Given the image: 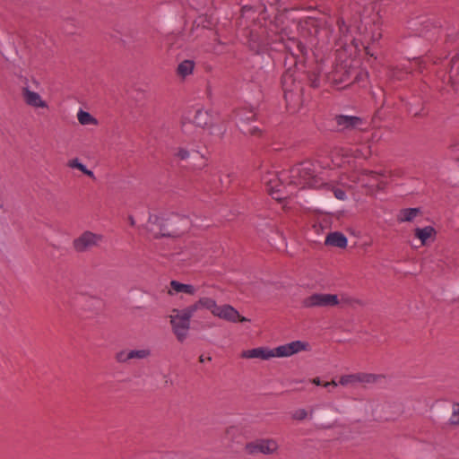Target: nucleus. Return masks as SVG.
<instances>
[{"mask_svg": "<svg viewBox=\"0 0 459 459\" xmlns=\"http://www.w3.org/2000/svg\"><path fill=\"white\" fill-rule=\"evenodd\" d=\"M102 235L86 230L74 239L73 247L79 253L87 252L98 247L102 242Z\"/></svg>", "mask_w": 459, "mask_h": 459, "instance_id": "nucleus-7", "label": "nucleus"}, {"mask_svg": "<svg viewBox=\"0 0 459 459\" xmlns=\"http://www.w3.org/2000/svg\"><path fill=\"white\" fill-rule=\"evenodd\" d=\"M210 116L207 111L202 108H195L193 114H189L182 121V131L184 134H188L189 128L192 125L203 128L209 124Z\"/></svg>", "mask_w": 459, "mask_h": 459, "instance_id": "nucleus-8", "label": "nucleus"}, {"mask_svg": "<svg viewBox=\"0 0 459 459\" xmlns=\"http://www.w3.org/2000/svg\"><path fill=\"white\" fill-rule=\"evenodd\" d=\"M381 37L380 33H377V35L374 34L373 40H377Z\"/></svg>", "mask_w": 459, "mask_h": 459, "instance_id": "nucleus-38", "label": "nucleus"}, {"mask_svg": "<svg viewBox=\"0 0 459 459\" xmlns=\"http://www.w3.org/2000/svg\"><path fill=\"white\" fill-rule=\"evenodd\" d=\"M374 405H375L374 402H372V401L367 402V406L368 407L367 409V413L371 414L372 416H375L383 420H392L394 419V417H393V416H385V415L382 416V415L378 414L377 411L374 409Z\"/></svg>", "mask_w": 459, "mask_h": 459, "instance_id": "nucleus-29", "label": "nucleus"}, {"mask_svg": "<svg viewBox=\"0 0 459 459\" xmlns=\"http://www.w3.org/2000/svg\"><path fill=\"white\" fill-rule=\"evenodd\" d=\"M338 154L343 157L354 156L356 158H367L369 155V151L366 150L365 152L356 149H342L338 151Z\"/></svg>", "mask_w": 459, "mask_h": 459, "instance_id": "nucleus-27", "label": "nucleus"}, {"mask_svg": "<svg viewBox=\"0 0 459 459\" xmlns=\"http://www.w3.org/2000/svg\"><path fill=\"white\" fill-rule=\"evenodd\" d=\"M415 237L418 238L422 245H425L428 240L434 238L436 234V230L431 226H427L424 228H417L415 229Z\"/></svg>", "mask_w": 459, "mask_h": 459, "instance_id": "nucleus-20", "label": "nucleus"}, {"mask_svg": "<svg viewBox=\"0 0 459 459\" xmlns=\"http://www.w3.org/2000/svg\"><path fill=\"white\" fill-rule=\"evenodd\" d=\"M129 223H130V225L134 226L135 221L133 217H129Z\"/></svg>", "mask_w": 459, "mask_h": 459, "instance_id": "nucleus-37", "label": "nucleus"}, {"mask_svg": "<svg viewBox=\"0 0 459 459\" xmlns=\"http://www.w3.org/2000/svg\"><path fill=\"white\" fill-rule=\"evenodd\" d=\"M205 359H205V358H204L203 356H201V357H200V361H201V362H204Z\"/></svg>", "mask_w": 459, "mask_h": 459, "instance_id": "nucleus-42", "label": "nucleus"}, {"mask_svg": "<svg viewBox=\"0 0 459 459\" xmlns=\"http://www.w3.org/2000/svg\"><path fill=\"white\" fill-rule=\"evenodd\" d=\"M130 351H121L117 353L116 359L120 363H125L131 359L129 357Z\"/></svg>", "mask_w": 459, "mask_h": 459, "instance_id": "nucleus-32", "label": "nucleus"}, {"mask_svg": "<svg viewBox=\"0 0 459 459\" xmlns=\"http://www.w3.org/2000/svg\"><path fill=\"white\" fill-rule=\"evenodd\" d=\"M376 380V377L371 374H350L343 375L339 379V384L346 387H355L358 384L372 383Z\"/></svg>", "mask_w": 459, "mask_h": 459, "instance_id": "nucleus-12", "label": "nucleus"}, {"mask_svg": "<svg viewBox=\"0 0 459 459\" xmlns=\"http://www.w3.org/2000/svg\"><path fill=\"white\" fill-rule=\"evenodd\" d=\"M310 349L311 346L307 342L298 340L280 345L273 349L258 347L251 350H246L241 352L240 356L243 359H260L268 360L272 358H289L302 351H308Z\"/></svg>", "mask_w": 459, "mask_h": 459, "instance_id": "nucleus-3", "label": "nucleus"}, {"mask_svg": "<svg viewBox=\"0 0 459 459\" xmlns=\"http://www.w3.org/2000/svg\"><path fill=\"white\" fill-rule=\"evenodd\" d=\"M335 127L337 131H346L359 128L362 124V120L354 116L339 115L334 118Z\"/></svg>", "mask_w": 459, "mask_h": 459, "instance_id": "nucleus-13", "label": "nucleus"}, {"mask_svg": "<svg viewBox=\"0 0 459 459\" xmlns=\"http://www.w3.org/2000/svg\"><path fill=\"white\" fill-rule=\"evenodd\" d=\"M203 310L209 311L213 316L230 323H244L248 319L241 316L238 311L230 304H218L217 301L207 296L200 297Z\"/></svg>", "mask_w": 459, "mask_h": 459, "instance_id": "nucleus-4", "label": "nucleus"}, {"mask_svg": "<svg viewBox=\"0 0 459 459\" xmlns=\"http://www.w3.org/2000/svg\"><path fill=\"white\" fill-rule=\"evenodd\" d=\"M420 214L419 208H406L400 211L397 220L401 222L411 221Z\"/></svg>", "mask_w": 459, "mask_h": 459, "instance_id": "nucleus-25", "label": "nucleus"}, {"mask_svg": "<svg viewBox=\"0 0 459 459\" xmlns=\"http://www.w3.org/2000/svg\"><path fill=\"white\" fill-rule=\"evenodd\" d=\"M365 50H366V53H367L368 55L373 56V54H371V53L369 52V48H368V47H365Z\"/></svg>", "mask_w": 459, "mask_h": 459, "instance_id": "nucleus-40", "label": "nucleus"}, {"mask_svg": "<svg viewBox=\"0 0 459 459\" xmlns=\"http://www.w3.org/2000/svg\"><path fill=\"white\" fill-rule=\"evenodd\" d=\"M298 48H299L300 52L303 51V46L301 44H298Z\"/></svg>", "mask_w": 459, "mask_h": 459, "instance_id": "nucleus-41", "label": "nucleus"}, {"mask_svg": "<svg viewBox=\"0 0 459 459\" xmlns=\"http://www.w3.org/2000/svg\"><path fill=\"white\" fill-rule=\"evenodd\" d=\"M307 417V412L305 409H299L292 414L294 420H302Z\"/></svg>", "mask_w": 459, "mask_h": 459, "instance_id": "nucleus-34", "label": "nucleus"}, {"mask_svg": "<svg viewBox=\"0 0 459 459\" xmlns=\"http://www.w3.org/2000/svg\"><path fill=\"white\" fill-rule=\"evenodd\" d=\"M181 309H173L169 315V322L174 334L179 342H183L190 327V317Z\"/></svg>", "mask_w": 459, "mask_h": 459, "instance_id": "nucleus-6", "label": "nucleus"}, {"mask_svg": "<svg viewBox=\"0 0 459 459\" xmlns=\"http://www.w3.org/2000/svg\"><path fill=\"white\" fill-rule=\"evenodd\" d=\"M246 448L249 454L262 453L268 455L275 452L278 448V445L276 441L273 439H261L247 444Z\"/></svg>", "mask_w": 459, "mask_h": 459, "instance_id": "nucleus-10", "label": "nucleus"}, {"mask_svg": "<svg viewBox=\"0 0 459 459\" xmlns=\"http://www.w3.org/2000/svg\"><path fill=\"white\" fill-rule=\"evenodd\" d=\"M175 155L180 160H200L198 164H195V166L201 168L205 165L204 156L200 153L198 151H195L194 149H187L184 147H179Z\"/></svg>", "mask_w": 459, "mask_h": 459, "instance_id": "nucleus-15", "label": "nucleus"}, {"mask_svg": "<svg viewBox=\"0 0 459 459\" xmlns=\"http://www.w3.org/2000/svg\"><path fill=\"white\" fill-rule=\"evenodd\" d=\"M325 245L343 248L347 246V238L340 232H332L325 238Z\"/></svg>", "mask_w": 459, "mask_h": 459, "instance_id": "nucleus-18", "label": "nucleus"}, {"mask_svg": "<svg viewBox=\"0 0 459 459\" xmlns=\"http://www.w3.org/2000/svg\"><path fill=\"white\" fill-rule=\"evenodd\" d=\"M77 120L81 126H98L99 121L91 114L82 109H79L76 114Z\"/></svg>", "mask_w": 459, "mask_h": 459, "instance_id": "nucleus-23", "label": "nucleus"}, {"mask_svg": "<svg viewBox=\"0 0 459 459\" xmlns=\"http://www.w3.org/2000/svg\"><path fill=\"white\" fill-rule=\"evenodd\" d=\"M450 423L452 425H459V403L453 405V411L450 417Z\"/></svg>", "mask_w": 459, "mask_h": 459, "instance_id": "nucleus-31", "label": "nucleus"}, {"mask_svg": "<svg viewBox=\"0 0 459 459\" xmlns=\"http://www.w3.org/2000/svg\"><path fill=\"white\" fill-rule=\"evenodd\" d=\"M338 383L335 380H332L330 382L324 383L323 386L328 387V386H337Z\"/></svg>", "mask_w": 459, "mask_h": 459, "instance_id": "nucleus-35", "label": "nucleus"}, {"mask_svg": "<svg viewBox=\"0 0 459 459\" xmlns=\"http://www.w3.org/2000/svg\"><path fill=\"white\" fill-rule=\"evenodd\" d=\"M238 125L239 126L240 131L245 134L256 135L260 133V130L256 126L245 128L244 126H241L240 124Z\"/></svg>", "mask_w": 459, "mask_h": 459, "instance_id": "nucleus-33", "label": "nucleus"}, {"mask_svg": "<svg viewBox=\"0 0 459 459\" xmlns=\"http://www.w3.org/2000/svg\"><path fill=\"white\" fill-rule=\"evenodd\" d=\"M212 359L211 357L206 358V360L210 361Z\"/></svg>", "mask_w": 459, "mask_h": 459, "instance_id": "nucleus-43", "label": "nucleus"}, {"mask_svg": "<svg viewBox=\"0 0 459 459\" xmlns=\"http://www.w3.org/2000/svg\"><path fill=\"white\" fill-rule=\"evenodd\" d=\"M30 108H34L37 115L45 117L48 113L50 107L48 102L42 96L30 91Z\"/></svg>", "mask_w": 459, "mask_h": 459, "instance_id": "nucleus-14", "label": "nucleus"}, {"mask_svg": "<svg viewBox=\"0 0 459 459\" xmlns=\"http://www.w3.org/2000/svg\"><path fill=\"white\" fill-rule=\"evenodd\" d=\"M336 184H340L343 186H347L350 187L347 182V178L345 177H341L338 182L333 179H331L329 182H325L324 180V184L322 186H325L328 189L332 190L333 192L334 196L337 199L344 200L346 197L345 192L342 189L336 187Z\"/></svg>", "mask_w": 459, "mask_h": 459, "instance_id": "nucleus-17", "label": "nucleus"}, {"mask_svg": "<svg viewBox=\"0 0 459 459\" xmlns=\"http://www.w3.org/2000/svg\"><path fill=\"white\" fill-rule=\"evenodd\" d=\"M342 302H347V299L343 296L341 298L336 294L329 293H314L305 298L301 304L303 307H332L340 305Z\"/></svg>", "mask_w": 459, "mask_h": 459, "instance_id": "nucleus-5", "label": "nucleus"}, {"mask_svg": "<svg viewBox=\"0 0 459 459\" xmlns=\"http://www.w3.org/2000/svg\"><path fill=\"white\" fill-rule=\"evenodd\" d=\"M183 310L186 313V315H187L190 318L193 317L197 312L203 310L201 299L199 298L195 302L183 308Z\"/></svg>", "mask_w": 459, "mask_h": 459, "instance_id": "nucleus-28", "label": "nucleus"}, {"mask_svg": "<svg viewBox=\"0 0 459 459\" xmlns=\"http://www.w3.org/2000/svg\"><path fill=\"white\" fill-rule=\"evenodd\" d=\"M261 181L268 194L281 201L292 195L296 189L321 187L324 178L316 174L314 163L304 161L280 174L268 167H263Z\"/></svg>", "mask_w": 459, "mask_h": 459, "instance_id": "nucleus-1", "label": "nucleus"}, {"mask_svg": "<svg viewBox=\"0 0 459 459\" xmlns=\"http://www.w3.org/2000/svg\"><path fill=\"white\" fill-rule=\"evenodd\" d=\"M449 82L452 84H456L459 82V52L451 59Z\"/></svg>", "mask_w": 459, "mask_h": 459, "instance_id": "nucleus-22", "label": "nucleus"}, {"mask_svg": "<svg viewBox=\"0 0 459 459\" xmlns=\"http://www.w3.org/2000/svg\"><path fill=\"white\" fill-rule=\"evenodd\" d=\"M380 177L381 175L375 171L360 170L352 172L350 180L359 182L364 186H374L378 183Z\"/></svg>", "mask_w": 459, "mask_h": 459, "instance_id": "nucleus-11", "label": "nucleus"}, {"mask_svg": "<svg viewBox=\"0 0 459 459\" xmlns=\"http://www.w3.org/2000/svg\"><path fill=\"white\" fill-rule=\"evenodd\" d=\"M312 383L316 385H323L324 384H322V382L320 381V379L318 377H315L313 380H312Z\"/></svg>", "mask_w": 459, "mask_h": 459, "instance_id": "nucleus-36", "label": "nucleus"}, {"mask_svg": "<svg viewBox=\"0 0 459 459\" xmlns=\"http://www.w3.org/2000/svg\"><path fill=\"white\" fill-rule=\"evenodd\" d=\"M67 167L70 169H78L91 179H95L94 173L91 169H88L87 167L82 164L78 158L69 160L67 161Z\"/></svg>", "mask_w": 459, "mask_h": 459, "instance_id": "nucleus-24", "label": "nucleus"}, {"mask_svg": "<svg viewBox=\"0 0 459 459\" xmlns=\"http://www.w3.org/2000/svg\"><path fill=\"white\" fill-rule=\"evenodd\" d=\"M195 62L193 60L186 59L180 62L177 67V74L185 79L192 74L195 69Z\"/></svg>", "mask_w": 459, "mask_h": 459, "instance_id": "nucleus-19", "label": "nucleus"}, {"mask_svg": "<svg viewBox=\"0 0 459 459\" xmlns=\"http://www.w3.org/2000/svg\"><path fill=\"white\" fill-rule=\"evenodd\" d=\"M196 288L191 284L181 283L178 281H171L168 289V294L174 296L178 293H184L187 295H195Z\"/></svg>", "mask_w": 459, "mask_h": 459, "instance_id": "nucleus-16", "label": "nucleus"}, {"mask_svg": "<svg viewBox=\"0 0 459 459\" xmlns=\"http://www.w3.org/2000/svg\"><path fill=\"white\" fill-rule=\"evenodd\" d=\"M151 354L150 350L148 349H141V350H131L129 357L131 359H143L149 357Z\"/></svg>", "mask_w": 459, "mask_h": 459, "instance_id": "nucleus-30", "label": "nucleus"}, {"mask_svg": "<svg viewBox=\"0 0 459 459\" xmlns=\"http://www.w3.org/2000/svg\"><path fill=\"white\" fill-rule=\"evenodd\" d=\"M339 35L334 39L335 46L348 51L350 48H359V43L349 32V28L343 20L337 22Z\"/></svg>", "mask_w": 459, "mask_h": 459, "instance_id": "nucleus-9", "label": "nucleus"}, {"mask_svg": "<svg viewBox=\"0 0 459 459\" xmlns=\"http://www.w3.org/2000/svg\"><path fill=\"white\" fill-rule=\"evenodd\" d=\"M255 113L251 108H244L237 112V118L239 123L247 124L249 121L255 119Z\"/></svg>", "mask_w": 459, "mask_h": 459, "instance_id": "nucleus-26", "label": "nucleus"}, {"mask_svg": "<svg viewBox=\"0 0 459 459\" xmlns=\"http://www.w3.org/2000/svg\"><path fill=\"white\" fill-rule=\"evenodd\" d=\"M190 226V221L186 217L178 214H170L167 217L150 215L146 224V230L154 238L177 237L185 232Z\"/></svg>", "mask_w": 459, "mask_h": 459, "instance_id": "nucleus-2", "label": "nucleus"}, {"mask_svg": "<svg viewBox=\"0 0 459 459\" xmlns=\"http://www.w3.org/2000/svg\"><path fill=\"white\" fill-rule=\"evenodd\" d=\"M13 74L19 80L17 82V83L22 89V96H23L24 101L29 104V88L27 85V72L24 71V74H23L22 71L15 68L13 71Z\"/></svg>", "mask_w": 459, "mask_h": 459, "instance_id": "nucleus-21", "label": "nucleus"}, {"mask_svg": "<svg viewBox=\"0 0 459 459\" xmlns=\"http://www.w3.org/2000/svg\"><path fill=\"white\" fill-rule=\"evenodd\" d=\"M33 84L35 85L36 88H38L39 86V82L36 80H33L32 81Z\"/></svg>", "mask_w": 459, "mask_h": 459, "instance_id": "nucleus-39", "label": "nucleus"}]
</instances>
